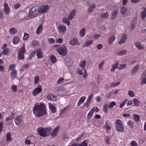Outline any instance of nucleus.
Here are the masks:
<instances>
[{
    "instance_id": "dca6fc26",
    "label": "nucleus",
    "mask_w": 146,
    "mask_h": 146,
    "mask_svg": "<svg viewBox=\"0 0 146 146\" xmlns=\"http://www.w3.org/2000/svg\"><path fill=\"white\" fill-rule=\"evenodd\" d=\"M127 35L126 34H124L121 38V39L119 42V43L120 44H122L125 42V40L127 39Z\"/></svg>"
},
{
    "instance_id": "7c9ffc66",
    "label": "nucleus",
    "mask_w": 146,
    "mask_h": 146,
    "mask_svg": "<svg viewBox=\"0 0 146 146\" xmlns=\"http://www.w3.org/2000/svg\"><path fill=\"white\" fill-rule=\"evenodd\" d=\"M93 43L92 40H90L85 42V44L83 45V47H88L91 45Z\"/></svg>"
},
{
    "instance_id": "f257e3e1",
    "label": "nucleus",
    "mask_w": 146,
    "mask_h": 146,
    "mask_svg": "<svg viewBox=\"0 0 146 146\" xmlns=\"http://www.w3.org/2000/svg\"><path fill=\"white\" fill-rule=\"evenodd\" d=\"M33 112L35 116L37 117H40L46 114V109L42 103L40 105L36 104L33 108Z\"/></svg>"
},
{
    "instance_id": "4d7b16f0",
    "label": "nucleus",
    "mask_w": 146,
    "mask_h": 146,
    "mask_svg": "<svg viewBox=\"0 0 146 146\" xmlns=\"http://www.w3.org/2000/svg\"><path fill=\"white\" fill-rule=\"evenodd\" d=\"M116 105V103L114 102H112L110 103L108 105L109 108L113 107L114 106Z\"/></svg>"
},
{
    "instance_id": "c756f323",
    "label": "nucleus",
    "mask_w": 146,
    "mask_h": 146,
    "mask_svg": "<svg viewBox=\"0 0 146 146\" xmlns=\"http://www.w3.org/2000/svg\"><path fill=\"white\" fill-rule=\"evenodd\" d=\"M58 29L62 32L64 33L66 31V28L64 26L60 25L58 27Z\"/></svg>"
},
{
    "instance_id": "6e6d98bb",
    "label": "nucleus",
    "mask_w": 146,
    "mask_h": 146,
    "mask_svg": "<svg viewBox=\"0 0 146 146\" xmlns=\"http://www.w3.org/2000/svg\"><path fill=\"white\" fill-rule=\"evenodd\" d=\"M119 69L121 70L125 68L126 67V64H120L119 65Z\"/></svg>"
},
{
    "instance_id": "603ef678",
    "label": "nucleus",
    "mask_w": 146,
    "mask_h": 146,
    "mask_svg": "<svg viewBox=\"0 0 146 146\" xmlns=\"http://www.w3.org/2000/svg\"><path fill=\"white\" fill-rule=\"evenodd\" d=\"M133 103L135 106H139V104L140 103V102L136 99L135 98L134 99Z\"/></svg>"
},
{
    "instance_id": "20e7f679",
    "label": "nucleus",
    "mask_w": 146,
    "mask_h": 146,
    "mask_svg": "<svg viewBox=\"0 0 146 146\" xmlns=\"http://www.w3.org/2000/svg\"><path fill=\"white\" fill-rule=\"evenodd\" d=\"M25 46H23L20 49L18 55V59L19 60L24 59V54L25 52Z\"/></svg>"
},
{
    "instance_id": "a18cd8bd",
    "label": "nucleus",
    "mask_w": 146,
    "mask_h": 146,
    "mask_svg": "<svg viewBox=\"0 0 146 146\" xmlns=\"http://www.w3.org/2000/svg\"><path fill=\"white\" fill-rule=\"evenodd\" d=\"M109 16V14L107 13H104L101 14V17L103 18L106 19Z\"/></svg>"
},
{
    "instance_id": "0e129e2a",
    "label": "nucleus",
    "mask_w": 146,
    "mask_h": 146,
    "mask_svg": "<svg viewBox=\"0 0 146 146\" xmlns=\"http://www.w3.org/2000/svg\"><path fill=\"white\" fill-rule=\"evenodd\" d=\"M103 47L102 45L101 44H98L97 46V48L98 50H100Z\"/></svg>"
},
{
    "instance_id": "864d4df0",
    "label": "nucleus",
    "mask_w": 146,
    "mask_h": 146,
    "mask_svg": "<svg viewBox=\"0 0 146 146\" xmlns=\"http://www.w3.org/2000/svg\"><path fill=\"white\" fill-rule=\"evenodd\" d=\"M87 141V140H84L81 144H80L78 146H87V143H86Z\"/></svg>"
},
{
    "instance_id": "8fccbe9b",
    "label": "nucleus",
    "mask_w": 146,
    "mask_h": 146,
    "mask_svg": "<svg viewBox=\"0 0 146 146\" xmlns=\"http://www.w3.org/2000/svg\"><path fill=\"white\" fill-rule=\"evenodd\" d=\"M128 95L131 97H134L135 96L134 93L131 90H129L128 93Z\"/></svg>"
},
{
    "instance_id": "72a5a7b5",
    "label": "nucleus",
    "mask_w": 146,
    "mask_h": 146,
    "mask_svg": "<svg viewBox=\"0 0 146 146\" xmlns=\"http://www.w3.org/2000/svg\"><path fill=\"white\" fill-rule=\"evenodd\" d=\"M127 11V8L125 6L122 7L121 9V13L123 15H125Z\"/></svg>"
},
{
    "instance_id": "3c124183",
    "label": "nucleus",
    "mask_w": 146,
    "mask_h": 146,
    "mask_svg": "<svg viewBox=\"0 0 146 146\" xmlns=\"http://www.w3.org/2000/svg\"><path fill=\"white\" fill-rule=\"evenodd\" d=\"M39 77L38 76H35L34 78V83L35 84H37L39 81Z\"/></svg>"
},
{
    "instance_id": "aec40b11",
    "label": "nucleus",
    "mask_w": 146,
    "mask_h": 146,
    "mask_svg": "<svg viewBox=\"0 0 146 146\" xmlns=\"http://www.w3.org/2000/svg\"><path fill=\"white\" fill-rule=\"evenodd\" d=\"M86 99L85 96H82L79 99L77 104V106H79L84 102Z\"/></svg>"
},
{
    "instance_id": "a19ab883",
    "label": "nucleus",
    "mask_w": 146,
    "mask_h": 146,
    "mask_svg": "<svg viewBox=\"0 0 146 146\" xmlns=\"http://www.w3.org/2000/svg\"><path fill=\"white\" fill-rule=\"evenodd\" d=\"M68 60L66 62V64L67 66H71L72 64V60L69 58H68Z\"/></svg>"
},
{
    "instance_id": "f8f14e48",
    "label": "nucleus",
    "mask_w": 146,
    "mask_h": 146,
    "mask_svg": "<svg viewBox=\"0 0 146 146\" xmlns=\"http://www.w3.org/2000/svg\"><path fill=\"white\" fill-rule=\"evenodd\" d=\"M47 99L50 101H56V97L52 94H49L46 97Z\"/></svg>"
},
{
    "instance_id": "5fc2aeb1",
    "label": "nucleus",
    "mask_w": 146,
    "mask_h": 146,
    "mask_svg": "<svg viewBox=\"0 0 146 146\" xmlns=\"http://www.w3.org/2000/svg\"><path fill=\"white\" fill-rule=\"evenodd\" d=\"M29 37V34H26L25 33L24 34V36L23 37V39L24 40H27Z\"/></svg>"
},
{
    "instance_id": "680f3d73",
    "label": "nucleus",
    "mask_w": 146,
    "mask_h": 146,
    "mask_svg": "<svg viewBox=\"0 0 146 146\" xmlns=\"http://www.w3.org/2000/svg\"><path fill=\"white\" fill-rule=\"evenodd\" d=\"M11 89L14 91V92H16L17 91L16 86L15 85L12 86L11 87Z\"/></svg>"
},
{
    "instance_id": "1a4fd4ad",
    "label": "nucleus",
    "mask_w": 146,
    "mask_h": 146,
    "mask_svg": "<svg viewBox=\"0 0 146 146\" xmlns=\"http://www.w3.org/2000/svg\"><path fill=\"white\" fill-rule=\"evenodd\" d=\"M59 129L60 127L59 126H57L54 128L51 133V137H54L56 136L58 132Z\"/></svg>"
},
{
    "instance_id": "6ab92c4d",
    "label": "nucleus",
    "mask_w": 146,
    "mask_h": 146,
    "mask_svg": "<svg viewBox=\"0 0 146 146\" xmlns=\"http://www.w3.org/2000/svg\"><path fill=\"white\" fill-rule=\"evenodd\" d=\"M17 71L16 70H13L10 74L11 78L13 79L16 78L17 77Z\"/></svg>"
},
{
    "instance_id": "9d476101",
    "label": "nucleus",
    "mask_w": 146,
    "mask_h": 146,
    "mask_svg": "<svg viewBox=\"0 0 146 146\" xmlns=\"http://www.w3.org/2000/svg\"><path fill=\"white\" fill-rule=\"evenodd\" d=\"M76 14V11L75 9H73L69 13L68 17V19L69 20H72Z\"/></svg>"
},
{
    "instance_id": "7ed1b4c3",
    "label": "nucleus",
    "mask_w": 146,
    "mask_h": 146,
    "mask_svg": "<svg viewBox=\"0 0 146 146\" xmlns=\"http://www.w3.org/2000/svg\"><path fill=\"white\" fill-rule=\"evenodd\" d=\"M115 127L116 129L118 132H123L124 131V126L120 119H117L116 121Z\"/></svg>"
},
{
    "instance_id": "4be33fe9",
    "label": "nucleus",
    "mask_w": 146,
    "mask_h": 146,
    "mask_svg": "<svg viewBox=\"0 0 146 146\" xmlns=\"http://www.w3.org/2000/svg\"><path fill=\"white\" fill-rule=\"evenodd\" d=\"M96 7V5L94 4H92L90 5L88 9V11L89 13L93 12L94 9Z\"/></svg>"
},
{
    "instance_id": "052dcab7",
    "label": "nucleus",
    "mask_w": 146,
    "mask_h": 146,
    "mask_svg": "<svg viewBox=\"0 0 146 146\" xmlns=\"http://www.w3.org/2000/svg\"><path fill=\"white\" fill-rule=\"evenodd\" d=\"M108 108V106L107 104H105L104 105L103 107V110L105 112L107 113L108 112L107 109Z\"/></svg>"
},
{
    "instance_id": "774afa93",
    "label": "nucleus",
    "mask_w": 146,
    "mask_h": 146,
    "mask_svg": "<svg viewBox=\"0 0 146 146\" xmlns=\"http://www.w3.org/2000/svg\"><path fill=\"white\" fill-rule=\"evenodd\" d=\"M131 146H137V144L135 141H132L131 143Z\"/></svg>"
},
{
    "instance_id": "f03ea898",
    "label": "nucleus",
    "mask_w": 146,
    "mask_h": 146,
    "mask_svg": "<svg viewBox=\"0 0 146 146\" xmlns=\"http://www.w3.org/2000/svg\"><path fill=\"white\" fill-rule=\"evenodd\" d=\"M56 50L59 54L62 56H65L67 54V48L65 46L56 48Z\"/></svg>"
},
{
    "instance_id": "e433bc0d",
    "label": "nucleus",
    "mask_w": 146,
    "mask_h": 146,
    "mask_svg": "<svg viewBox=\"0 0 146 146\" xmlns=\"http://www.w3.org/2000/svg\"><path fill=\"white\" fill-rule=\"evenodd\" d=\"M86 62L85 61L82 60L80 62L79 65L80 66L83 70L85 68Z\"/></svg>"
},
{
    "instance_id": "e2e57ef3",
    "label": "nucleus",
    "mask_w": 146,
    "mask_h": 146,
    "mask_svg": "<svg viewBox=\"0 0 146 146\" xmlns=\"http://www.w3.org/2000/svg\"><path fill=\"white\" fill-rule=\"evenodd\" d=\"M48 41L50 43H54L55 40L53 38H50L48 39Z\"/></svg>"
},
{
    "instance_id": "bf43d9fd",
    "label": "nucleus",
    "mask_w": 146,
    "mask_h": 146,
    "mask_svg": "<svg viewBox=\"0 0 146 146\" xmlns=\"http://www.w3.org/2000/svg\"><path fill=\"white\" fill-rule=\"evenodd\" d=\"M104 61H102L99 64L98 68L100 70H101V68L104 65Z\"/></svg>"
},
{
    "instance_id": "cd10ccee",
    "label": "nucleus",
    "mask_w": 146,
    "mask_h": 146,
    "mask_svg": "<svg viewBox=\"0 0 146 146\" xmlns=\"http://www.w3.org/2000/svg\"><path fill=\"white\" fill-rule=\"evenodd\" d=\"M45 129V135H46V137L48 136L52 129L50 127L44 128Z\"/></svg>"
},
{
    "instance_id": "39448f33",
    "label": "nucleus",
    "mask_w": 146,
    "mask_h": 146,
    "mask_svg": "<svg viewBox=\"0 0 146 146\" xmlns=\"http://www.w3.org/2000/svg\"><path fill=\"white\" fill-rule=\"evenodd\" d=\"M49 9V7L47 5H42L40 7L38 12L40 13H43L46 12Z\"/></svg>"
},
{
    "instance_id": "5701e85b",
    "label": "nucleus",
    "mask_w": 146,
    "mask_h": 146,
    "mask_svg": "<svg viewBox=\"0 0 146 146\" xmlns=\"http://www.w3.org/2000/svg\"><path fill=\"white\" fill-rule=\"evenodd\" d=\"M42 25L40 24L38 28H37L36 30V33L37 35H39L42 32Z\"/></svg>"
},
{
    "instance_id": "ea45409f",
    "label": "nucleus",
    "mask_w": 146,
    "mask_h": 146,
    "mask_svg": "<svg viewBox=\"0 0 146 146\" xmlns=\"http://www.w3.org/2000/svg\"><path fill=\"white\" fill-rule=\"evenodd\" d=\"M17 31L14 28H11L9 30V33L12 35L16 33Z\"/></svg>"
},
{
    "instance_id": "2f4dec72",
    "label": "nucleus",
    "mask_w": 146,
    "mask_h": 146,
    "mask_svg": "<svg viewBox=\"0 0 146 146\" xmlns=\"http://www.w3.org/2000/svg\"><path fill=\"white\" fill-rule=\"evenodd\" d=\"M135 45L137 48L140 50H143L144 48L143 46L141 45L138 42H135Z\"/></svg>"
},
{
    "instance_id": "f3484780",
    "label": "nucleus",
    "mask_w": 146,
    "mask_h": 146,
    "mask_svg": "<svg viewBox=\"0 0 146 146\" xmlns=\"http://www.w3.org/2000/svg\"><path fill=\"white\" fill-rule=\"evenodd\" d=\"M118 15V11L117 10H115L112 12V13L111 17V20H114L116 17Z\"/></svg>"
},
{
    "instance_id": "b1692460",
    "label": "nucleus",
    "mask_w": 146,
    "mask_h": 146,
    "mask_svg": "<svg viewBox=\"0 0 146 146\" xmlns=\"http://www.w3.org/2000/svg\"><path fill=\"white\" fill-rule=\"evenodd\" d=\"M20 39L18 36H15L13 40V42L14 44H17L20 41Z\"/></svg>"
},
{
    "instance_id": "bb28decb",
    "label": "nucleus",
    "mask_w": 146,
    "mask_h": 146,
    "mask_svg": "<svg viewBox=\"0 0 146 146\" xmlns=\"http://www.w3.org/2000/svg\"><path fill=\"white\" fill-rule=\"evenodd\" d=\"M133 117L134 118V120L136 122H138L140 120V116L138 115L133 114Z\"/></svg>"
},
{
    "instance_id": "4c0bfd02",
    "label": "nucleus",
    "mask_w": 146,
    "mask_h": 146,
    "mask_svg": "<svg viewBox=\"0 0 146 146\" xmlns=\"http://www.w3.org/2000/svg\"><path fill=\"white\" fill-rule=\"evenodd\" d=\"M50 60L52 63H54L56 61V58L53 55H51L50 57Z\"/></svg>"
},
{
    "instance_id": "de8ad7c7",
    "label": "nucleus",
    "mask_w": 146,
    "mask_h": 146,
    "mask_svg": "<svg viewBox=\"0 0 146 146\" xmlns=\"http://www.w3.org/2000/svg\"><path fill=\"white\" fill-rule=\"evenodd\" d=\"M39 44V42L35 40L33 41L32 42V44L34 47H36V46L38 45Z\"/></svg>"
},
{
    "instance_id": "393cba45",
    "label": "nucleus",
    "mask_w": 146,
    "mask_h": 146,
    "mask_svg": "<svg viewBox=\"0 0 146 146\" xmlns=\"http://www.w3.org/2000/svg\"><path fill=\"white\" fill-rule=\"evenodd\" d=\"M127 50H124L119 52H117L116 53V54L118 56H122L126 54Z\"/></svg>"
},
{
    "instance_id": "2eb2a0df",
    "label": "nucleus",
    "mask_w": 146,
    "mask_h": 146,
    "mask_svg": "<svg viewBox=\"0 0 146 146\" xmlns=\"http://www.w3.org/2000/svg\"><path fill=\"white\" fill-rule=\"evenodd\" d=\"M4 10L6 15H8L9 13V9L7 4L6 3H5L4 4Z\"/></svg>"
},
{
    "instance_id": "c85d7f7f",
    "label": "nucleus",
    "mask_w": 146,
    "mask_h": 146,
    "mask_svg": "<svg viewBox=\"0 0 146 146\" xmlns=\"http://www.w3.org/2000/svg\"><path fill=\"white\" fill-rule=\"evenodd\" d=\"M119 63H117L116 64H114L112 66V68L111 69V72H114L115 70L117 68H119L118 66Z\"/></svg>"
},
{
    "instance_id": "ddd939ff",
    "label": "nucleus",
    "mask_w": 146,
    "mask_h": 146,
    "mask_svg": "<svg viewBox=\"0 0 146 146\" xmlns=\"http://www.w3.org/2000/svg\"><path fill=\"white\" fill-rule=\"evenodd\" d=\"M22 117L21 115H19L15 119V121L16 125H19L22 121Z\"/></svg>"
},
{
    "instance_id": "423d86ee",
    "label": "nucleus",
    "mask_w": 146,
    "mask_h": 146,
    "mask_svg": "<svg viewBox=\"0 0 146 146\" xmlns=\"http://www.w3.org/2000/svg\"><path fill=\"white\" fill-rule=\"evenodd\" d=\"M37 15V10L35 6L33 7L29 11V16L33 18Z\"/></svg>"
},
{
    "instance_id": "a211bd4d",
    "label": "nucleus",
    "mask_w": 146,
    "mask_h": 146,
    "mask_svg": "<svg viewBox=\"0 0 146 146\" xmlns=\"http://www.w3.org/2000/svg\"><path fill=\"white\" fill-rule=\"evenodd\" d=\"M95 110L94 108H92L90 111L87 115V118L88 119H89L91 118L92 116L93 115L94 112Z\"/></svg>"
},
{
    "instance_id": "49530a36",
    "label": "nucleus",
    "mask_w": 146,
    "mask_h": 146,
    "mask_svg": "<svg viewBox=\"0 0 146 146\" xmlns=\"http://www.w3.org/2000/svg\"><path fill=\"white\" fill-rule=\"evenodd\" d=\"M4 50L3 52H1V54L3 55H6L9 52V50L8 48L3 49Z\"/></svg>"
},
{
    "instance_id": "f704fd0d",
    "label": "nucleus",
    "mask_w": 146,
    "mask_h": 146,
    "mask_svg": "<svg viewBox=\"0 0 146 146\" xmlns=\"http://www.w3.org/2000/svg\"><path fill=\"white\" fill-rule=\"evenodd\" d=\"M115 39V35H113L109 39V42L110 44H111Z\"/></svg>"
},
{
    "instance_id": "0eeeda50",
    "label": "nucleus",
    "mask_w": 146,
    "mask_h": 146,
    "mask_svg": "<svg viewBox=\"0 0 146 146\" xmlns=\"http://www.w3.org/2000/svg\"><path fill=\"white\" fill-rule=\"evenodd\" d=\"M38 87L35 89L32 92V94L33 96H36L41 92L42 90L41 86L40 85H38Z\"/></svg>"
},
{
    "instance_id": "a878e982",
    "label": "nucleus",
    "mask_w": 146,
    "mask_h": 146,
    "mask_svg": "<svg viewBox=\"0 0 146 146\" xmlns=\"http://www.w3.org/2000/svg\"><path fill=\"white\" fill-rule=\"evenodd\" d=\"M143 9L144 11H143L141 13V18L142 19H144L146 17V8L144 7Z\"/></svg>"
},
{
    "instance_id": "79ce46f5",
    "label": "nucleus",
    "mask_w": 146,
    "mask_h": 146,
    "mask_svg": "<svg viewBox=\"0 0 146 146\" xmlns=\"http://www.w3.org/2000/svg\"><path fill=\"white\" fill-rule=\"evenodd\" d=\"M104 127L107 131H108L111 128L110 126L107 122H106L105 125L104 126Z\"/></svg>"
},
{
    "instance_id": "6e6552de",
    "label": "nucleus",
    "mask_w": 146,
    "mask_h": 146,
    "mask_svg": "<svg viewBox=\"0 0 146 146\" xmlns=\"http://www.w3.org/2000/svg\"><path fill=\"white\" fill-rule=\"evenodd\" d=\"M37 132L38 134L40 136L43 137H46L47 135H45L44 128L40 127L38 128Z\"/></svg>"
},
{
    "instance_id": "4468645a",
    "label": "nucleus",
    "mask_w": 146,
    "mask_h": 146,
    "mask_svg": "<svg viewBox=\"0 0 146 146\" xmlns=\"http://www.w3.org/2000/svg\"><path fill=\"white\" fill-rule=\"evenodd\" d=\"M36 55L38 58H40L43 57V54L40 49H38L36 50Z\"/></svg>"
},
{
    "instance_id": "412c9836",
    "label": "nucleus",
    "mask_w": 146,
    "mask_h": 146,
    "mask_svg": "<svg viewBox=\"0 0 146 146\" xmlns=\"http://www.w3.org/2000/svg\"><path fill=\"white\" fill-rule=\"evenodd\" d=\"M49 106V108L50 110L53 113H54L56 111L55 107L53 106V105L52 104L50 103L48 104Z\"/></svg>"
},
{
    "instance_id": "c03bdc74",
    "label": "nucleus",
    "mask_w": 146,
    "mask_h": 146,
    "mask_svg": "<svg viewBox=\"0 0 146 146\" xmlns=\"http://www.w3.org/2000/svg\"><path fill=\"white\" fill-rule=\"evenodd\" d=\"M127 124L130 127L132 128H133V127L134 124V123L131 120H129L127 122Z\"/></svg>"
},
{
    "instance_id": "473e14b6",
    "label": "nucleus",
    "mask_w": 146,
    "mask_h": 146,
    "mask_svg": "<svg viewBox=\"0 0 146 146\" xmlns=\"http://www.w3.org/2000/svg\"><path fill=\"white\" fill-rule=\"evenodd\" d=\"M11 134L10 132H8L7 133L6 135V141L7 142L11 141L12 139L11 137Z\"/></svg>"
},
{
    "instance_id": "c9c22d12",
    "label": "nucleus",
    "mask_w": 146,
    "mask_h": 146,
    "mask_svg": "<svg viewBox=\"0 0 146 146\" xmlns=\"http://www.w3.org/2000/svg\"><path fill=\"white\" fill-rule=\"evenodd\" d=\"M77 42V39L75 38L70 40L69 44L72 45H74L76 44V43Z\"/></svg>"
},
{
    "instance_id": "338daca9",
    "label": "nucleus",
    "mask_w": 146,
    "mask_h": 146,
    "mask_svg": "<svg viewBox=\"0 0 146 146\" xmlns=\"http://www.w3.org/2000/svg\"><path fill=\"white\" fill-rule=\"evenodd\" d=\"M93 96V94H91L90 95L87 99V101L90 102L92 100Z\"/></svg>"
},
{
    "instance_id": "37998d69",
    "label": "nucleus",
    "mask_w": 146,
    "mask_h": 146,
    "mask_svg": "<svg viewBox=\"0 0 146 146\" xmlns=\"http://www.w3.org/2000/svg\"><path fill=\"white\" fill-rule=\"evenodd\" d=\"M62 20L64 23H66L68 25H70V22L68 19H67L65 18H63L62 19Z\"/></svg>"
},
{
    "instance_id": "58836bf2",
    "label": "nucleus",
    "mask_w": 146,
    "mask_h": 146,
    "mask_svg": "<svg viewBox=\"0 0 146 146\" xmlns=\"http://www.w3.org/2000/svg\"><path fill=\"white\" fill-rule=\"evenodd\" d=\"M85 29L84 28H83L82 30H80L79 33L81 37H83L85 35Z\"/></svg>"
},
{
    "instance_id": "69168bd1",
    "label": "nucleus",
    "mask_w": 146,
    "mask_h": 146,
    "mask_svg": "<svg viewBox=\"0 0 146 146\" xmlns=\"http://www.w3.org/2000/svg\"><path fill=\"white\" fill-rule=\"evenodd\" d=\"M4 124V122L3 121L0 122V133L2 131L3 128V126Z\"/></svg>"
},
{
    "instance_id": "09e8293b",
    "label": "nucleus",
    "mask_w": 146,
    "mask_h": 146,
    "mask_svg": "<svg viewBox=\"0 0 146 146\" xmlns=\"http://www.w3.org/2000/svg\"><path fill=\"white\" fill-rule=\"evenodd\" d=\"M14 113H12L11 115H10L6 118L5 119V121H7L9 120L13 119L14 118Z\"/></svg>"
},
{
    "instance_id": "9b49d317",
    "label": "nucleus",
    "mask_w": 146,
    "mask_h": 146,
    "mask_svg": "<svg viewBox=\"0 0 146 146\" xmlns=\"http://www.w3.org/2000/svg\"><path fill=\"white\" fill-rule=\"evenodd\" d=\"M139 68V65L138 64L136 65L130 72L131 76H133L135 75L138 71Z\"/></svg>"
},
{
    "instance_id": "13d9d810",
    "label": "nucleus",
    "mask_w": 146,
    "mask_h": 146,
    "mask_svg": "<svg viewBox=\"0 0 146 146\" xmlns=\"http://www.w3.org/2000/svg\"><path fill=\"white\" fill-rule=\"evenodd\" d=\"M141 84L143 85L146 84V77H143L141 81Z\"/></svg>"
}]
</instances>
